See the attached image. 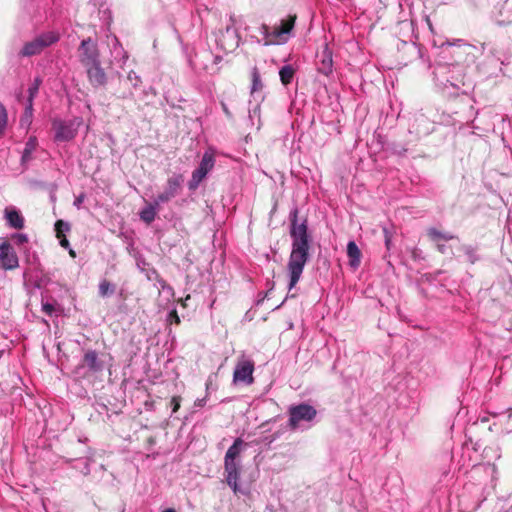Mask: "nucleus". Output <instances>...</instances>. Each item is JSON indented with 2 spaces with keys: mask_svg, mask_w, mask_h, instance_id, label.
Segmentation results:
<instances>
[{
  "mask_svg": "<svg viewBox=\"0 0 512 512\" xmlns=\"http://www.w3.org/2000/svg\"><path fill=\"white\" fill-rule=\"evenodd\" d=\"M42 311L48 315L52 316L55 312L58 311V308L55 304L49 302H42Z\"/></svg>",
  "mask_w": 512,
  "mask_h": 512,
  "instance_id": "28",
  "label": "nucleus"
},
{
  "mask_svg": "<svg viewBox=\"0 0 512 512\" xmlns=\"http://www.w3.org/2000/svg\"><path fill=\"white\" fill-rule=\"evenodd\" d=\"M217 42L225 52H232L239 46L240 36L238 35L237 30L233 28L232 25H229L223 32H221Z\"/></svg>",
  "mask_w": 512,
  "mask_h": 512,
  "instance_id": "13",
  "label": "nucleus"
},
{
  "mask_svg": "<svg viewBox=\"0 0 512 512\" xmlns=\"http://www.w3.org/2000/svg\"><path fill=\"white\" fill-rule=\"evenodd\" d=\"M272 286H274V283L272 284ZM273 289V287H271L269 289V291H267L265 294H259V299L257 300V305H260L269 295V292Z\"/></svg>",
  "mask_w": 512,
  "mask_h": 512,
  "instance_id": "38",
  "label": "nucleus"
},
{
  "mask_svg": "<svg viewBox=\"0 0 512 512\" xmlns=\"http://www.w3.org/2000/svg\"><path fill=\"white\" fill-rule=\"evenodd\" d=\"M222 108H223V111L225 112V114H226L227 116H229V117H230V116H231V113H230V111L228 110V108H227L226 104L222 103Z\"/></svg>",
  "mask_w": 512,
  "mask_h": 512,
  "instance_id": "44",
  "label": "nucleus"
},
{
  "mask_svg": "<svg viewBox=\"0 0 512 512\" xmlns=\"http://www.w3.org/2000/svg\"><path fill=\"white\" fill-rule=\"evenodd\" d=\"M251 80V94L255 95L256 93L261 92L263 90L264 84L261 80V75L257 67H253L251 70Z\"/></svg>",
  "mask_w": 512,
  "mask_h": 512,
  "instance_id": "20",
  "label": "nucleus"
},
{
  "mask_svg": "<svg viewBox=\"0 0 512 512\" xmlns=\"http://www.w3.org/2000/svg\"><path fill=\"white\" fill-rule=\"evenodd\" d=\"M113 48H114V52H121L123 53V62H125L128 58V55L127 53L123 50L119 40L116 38V37H113Z\"/></svg>",
  "mask_w": 512,
  "mask_h": 512,
  "instance_id": "31",
  "label": "nucleus"
},
{
  "mask_svg": "<svg viewBox=\"0 0 512 512\" xmlns=\"http://www.w3.org/2000/svg\"><path fill=\"white\" fill-rule=\"evenodd\" d=\"M298 211L295 209L290 214L292 239L291 253L288 259L287 270L289 275L288 290L291 291L301 278L304 267L310 258L311 238L308 234L307 221L298 223Z\"/></svg>",
  "mask_w": 512,
  "mask_h": 512,
  "instance_id": "1",
  "label": "nucleus"
},
{
  "mask_svg": "<svg viewBox=\"0 0 512 512\" xmlns=\"http://www.w3.org/2000/svg\"><path fill=\"white\" fill-rule=\"evenodd\" d=\"M8 122V115L5 106L0 102V137L4 134Z\"/></svg>",
  "mask_w": 512,
  "mask_h": 512,
  "instance_id": "23",
  "label": "nucleus"
},
{
  "mask_svg": "<svg viewBox=\"0 0 512 512\" xmlns=\"http://www.w3.org/2000/svg\"><path fill=\"white\" fill-rule=\"evenodd\" d=\"M70 230V225L68 222H65L63 220H58L55 223V232L57 238H61L64 236L65 232H68Z\"/></svg>",
  "mask_w": 512,
  "mask_h": 512,
  "instance_id": "24",
  "label": "nucleus"
},
{
  "mask_svg": "<svg viewBox=\"0 0 512 512\" xmlns=\"http://www.w3.org/2000/svg\"><path fill=\"white\" fill-rule=\"evenodd\" d=\"M295 21L296 15H289L287 18L281 19L273 27L262 24L260 26V33L263 36V45L271 46L287 43L293 35Z\"/></svg>",
  "mask_w": 512,
  "mask_h": 512,
  "instance_id": "3",
  "label": "nucleus"
},
{
  "mask_svg": "<svg viewBox=\"0 0 512 512\" xmlns=\"http://www.w3.org/2000/svg\"><path fill=\"white\" fill-rule=\"evenodd\" d=\"M163 512H175V510L172 508H168V509H165Z\"/></svg>",
  "mask_w": 512,
  "mask_h": 512,
  "instance_id": "48",
  "label": "nucleus"
},
{
  "mask_svg": "<svg viewBox=\"0 0 512 512\" xmlns=\"http://www.w3.org/2000/svg\"><path fill=\"white\" fill-rule=\"evenodd\" d=\"M347 256L350 267L357 269L360 266L362 254L354 241H349L347 244Z\"/></svg>",
  "mask_w": 512,
  "mask_h": 512,
  "instance_id": "16",
  "label": "nucleus"
},
{
  "mask_svg": "<svg viewBox=\"0 0 512 512\" xmlns=\"http://www.w3.org/2000/svg\"><path fill=\"white\" fill-rule=\"evenodd\" d=\"M88 80L93 87L104 86L107 83V75L101 66V61L84 67Z\"/></svg>",
  "mask_w": 512,
  "mask_h": 512,
  "instance_id": "14",
  "label": "nucleus"
},
{
  "mask_svg": "<svg viewBox=\"0 0 512 512\" xmlns=\"http://www.w3.org/2000/svg\"><path fill=\"white\" fill-rule=\"evenodd\" d=\"M447 249L448 247L445 244H437V250L440 253L445 254L447 252Z\"/></svg>",
  "mask_w": 512,
  "mask_h": 512,
  "instance_id": "42",
  "label": "nucleus"
},
{
  "mask_svg": "<svg viewBox=\"0 0 512 512\" xmlns=\"http://www.w3.org/2000/svg\"><path fill=\"white\" fill-rule=\"evenodd\" d=\"M333 70L332 54L328 49L323 52L322 60L318 66L319 73L328 76Z\"/></svg>",
  "mask_w": 512,
  "mask_h": 512,
  "instance_id": "18",
  "label": "nucleus"
},
{
  "mask_svg": "<svg viewBox=\"0 0 512 512\" xmlns=\"http://www.w3.org/2000/svg\"><path fill=\"white\" fill-rule=\"evenodd\" d=\"M294 75L295 69L293 68L292 65H284L279 71L281 83L285 86L289 85L292 82Z\"/></svg>",
  "mask_w": 512,
  "mask_h": 512,
  "instance_id": "21",
  "label": "nucleus"
},
{
  "mask_svg": "<svg viewBox=\"0 0 512 512\" xmlns=\"http://www.w3.org/2000/svg\"><path fill=\"white\" fill-rule=\"evenodd\" d=\"M159 206L160 205H156V200L154 199L152 203L148 204L145 208H143L140 211V219L147 224L152 223L156 218L157 209Z\"/></svg>",
  "mask_w": 512,
  "mask_h": 512,
  "instance_id": "17",
  "label": "nucleus"
},
{
  "mask_svg": "<svg viewBox=\"0 0 512 512\" xmlns=\"http://www.w3.org/2000/svg\"><path fill=\"white\" fill-rule=\"evenodd\" d=\"M89 473H90V468H89L88 463L86 462V463H85V470H84V474H85V475H87V474H89Z\"/></svg>",
  "mask_w": 512,
  "mask_h": 512,
  "instance_id": "46",
  "label": "nucleus"
},
{
  "mask_svg": "<svg viewBox=\"0 0 512 512\" xmlns=\"http://www.w3.org/2000/svg\"><path fill=\"white\" fill-rule=\"evenodd\" d=\"M172 404V412L175 413L180 407V399L178 397H173L171 400Z\"/></svg>",
  "mask_w": 512,
  "mask_h": 512,
  "instance_id": "35",
  "label": "nucleus"
},
{
  "mask_svg": "<svg viewBox=\"0 0 512 512\" xmlns=\"http://www.w3.org/2000/svg\"><path fill=\"white\" fill-rule=\"evenodd\" d=\"M85 367L92 373H98L103 370V362L99 359L98 353L95 350L85 352L82 363L75 368L74 374L79 377L85 376L82 372Z\"/></svg>",
  "mask_w": 512,
  "mask_h": 512,
  "instance_id": "11",
  "label": "nucleus"
},
{
  "mask_svg": "<svg viewBox=\"0 0 512 512\" xmlns=\"http://www.w3.org/2000/svg\"><path fill=\"white\" fill-rule=\"evenodd\" d=\"M134 97V93L129 90L127 92H123L122 94L119 95V98L121 99H132Z\"/></svg>",
  "mask_w": 512,
  "mask_h": 512,
  "instance_id": "40",
  "label": "nucleus"
},
{
  "mask_svg": "<svg viewBox=\"0 0 512 512\" xmlns=\"http://www.w3.org/2000/svg\"><path fill=\"white\" fill-rule=\"evenodd\" d=\"M154 274L156 275V282L157 284L163 289L167 290L168 292H172V287L167 284V282L161 278L156 271H154Z\"/></svg>",
  "mask_w": 512,
  "mask_h": 512,
  "instance_id": "32",
  "label": "nucleus"
},
{
  "mask_svg": "<svg viewBox=\"0 0 512 512\" xmlns=\"http://www.w3.org/2000/svg\"><path fill=\"white\" fill-rule=\"evenodd\" d=\"M289 420L288 426L291 430H297L300 428L302 422H311L317 415L316 409L307 404L301 403L298 405H292L288 410Z\"/></svg>",
  "mask_w": 512,
  "mask_h": 512,
  "instance_id": "5",
  "label": "nucleus"
},
{
  "mask_svg": "<svg viewBox=\"0 0 512 512\" xmlns=\"http://www.w3.org/2000/svg\"><path fill=\"white\" fill-rule=\"evenodd\" d=\"M463 250L465 252V255L467 256L468 261L474 264L478 259L476 255V250L471 246H464Z\"/></svg>",
  "mask_w": 512,
  "mask_h": 512,
  "instance_id": "27",
  "label": "nucleus"
},
{
  "mask_svg": "<svg viewBox=\"0 0 512 512\" xmlns=\"http://www.w3.org/2000/svg\"><path fill=\"white\" fill-rule=\"evenodd\" d=\"M84 198H85L84 194H80L78 197H76V199L74 200V203H73L74 206L76 208L80 209L81 205H82V203L84 201Z\"/></svg>",
  "mask_w": 512,
  "mask_h": 512,
  "instance_id": "36",
  "label": "nucleus"
},
{
  "mask_svg": "<svg viewBox=\"0 0 512 512\" xmlns=\"http://www.w3.org/2000/svg\"><path fill=\"white\" fill-rule=\"evenodd\" d=\"M248 444L241 438H236L233 444L228 448L224 457V473L227 485L235 494H246V491L239 486L241 475V453L247 448Z\"/></svg>",
  "mask_w": 512,
  "mask_h": 512,
  "instance_id": "2",
  "label": "nucleus"
},
{
  "mask_svg": "<svg viewBox=\"0 0 512 512\" xmlns=\"http://www.w3.org/2000/svg\"><path fill=\"white\" fill-rule=\"evenodd\" d=\"M427 235L429 236V238L433 241H438V240H445V241H449V240H452L455 237V235L453 234H450V233H443L439 230H437L436 228H429L427 230Z\"/></svg>",
  "mask_w": 512,
  "mask_h": 512,
  "instance_id": "22",
  "label": "nucleus"
},
{
  "mask_svg": "<svg viewBox=\"0 0 512 512\" xmlns=\"http://www.w3.org/2000/svg\"><path fill=\"white\" fill-rule=\"evenodd\" d=\"M37 147V139L36 137H30L25 143V148L21 157V165L26 166L27 163L31 160L32 153Z\"/></svg>",
  "mask_w": 512,
  "mask_h": 512,
  "instance_id": "19",
  "label": "nucleus"
},
{
  "mask_svg": "<svg viewBox=\"0 0 512 512\" xmlns=\"http://www.w3.org/2000/svg\"><path fill=\"white\" fill-rule=\"evenodd\" d=\"M70 254H71L72 256H75V253H74V251H73V250H70Z\"/></svg>",
  "mask_w": 512,
  "mask_h": 512,
  "instance_id": "50",
  "label": "nucleus"
},
{
  "mask_svg": "<svg viewBox=\"0 0 512 512\" xmlns=\"http://www.w3.org/2000/svg\"><path fill=\"white\" fill-rule=\"evenodd\" d=\"M33 100L34 99H30V98L27 99V104H26L25 112H24V117L27 120H29L32 117V113H33Z\"/></svg>",
  "mask_w": 512,
  "mask_h": 512,
  "instance_id": "33",
  "label": "nucleus"
},
{
  "mask_svg": "<svg viewBox=\"0 0 512 512\" xmlns=\"http://www.w3.org/2000/svg\"><path fill=\"white\" fill-rule=\"evenodd\" d=\"M253 372L254 362L252 360H239L233 372V383H243L245 385H251L254 382Z\"/></svg>",
  "mask_w": 512,
  "mask_h": 512,
  "instance_id": "10",
  "label": "nucleus"
},
{
  "mask_svg": "<svg viewBox=\"0 0 512 512\" xmlns=\"http://www.w3.org/2000/svg\"><path fill=\"white\" fill-rule=\"evenodd\" d=\"M114 287L106 280L102 281L99 285V293L101 296H106L113 293Z\"/></svg>",
  "mask_w": 512,
  "mask_h": 512,
  "instance_id": "25",
  "label": "nucleus"
},
{
  "mask_svg": "<svg viewBox=\"0 0 512 512\" xmlns=\"http://www.w3.org/2000/svg\"><path fill=\"white\" fill-rule=\"evenodd\" d=\"M206 401H207V398L204 397V398H200V399H197L195 402H194V406L197 407V408H202L205 406L206 404Z\"/></svg>",
  "mask_w": 512,
  "mask_h": 512,
  "instance_id": "39",
  "label": "nucleus"
},
{
  "mask_svg": "<svg viewBox=\"0 0 512 512\" xmlns=\"http://www.w3.org/2000/svg\"><path fill=\"white\" fill-rule=\"evenodd\" d=\"M59 38L60 36L57 32H44L35 37L32 41L25 43L19 54L23 57L40 54L45 48L58 42Z\"/></svg>",
  "mask_w": 512,
  "mask_h": 512,
  "instance_id": "4",
  "label": "nucleus"
},
{
  "mask_svg": "<svg viewBox=\"0 0 512 512\" xmlns=\"http://www.w3.org/2000/svg\"><path fill=\"white\" fill-rule=\"evenodd\" d=\"M19 266V259L13 247L7 241L0 244V267L14 270Z\"/></svg>",
  "mask_w": 512,
  "mask_h": 512,
  "instance_id": "12",
  "label": "nucleus"
},
{
  "mask_svg": "<svg viewBox=\"0 0 512 512\" xmlns=\"http://www.w3.org/2000/svg\"><path fill=\"white\" fill-rule=\"evenodd\" d=\"M60 241V245L64 248L69 247V241L65 238V236H62L61 238H58Z\"/></svg>",
  "mask_w": 512,
  "mask_h": 512,
  "instance_id": "41",
  "label": "nucleus"
},
{
  "mask_svg": "<svg viewBox=\"0 0 512 512\" xmlns=\"http://www.w3.org/2000/svg\"><path fill=\"white\" fill-rule=\"evenodd\" d=\"M169 319L171 322H174L176 324H179L180 323V318L176 312V310H173L170 314H169Z\"/></svg>",
  "mask_w": 512,
  "mask_h": 512,
  "instance_id": "37",
  "label": "nucleus"
},
{
  "mask_svg": "<svg viewBox=\"0 0 512 512\" xmlns=\"http://www.w3.org/2000/svg\"><path fill=\"white\" fill-rule=\"evenodd\" d=\"M41 85V79L35 78L34 82L31 84V86L28 89L29 96L28 98L34 99L39 91V87Z\"/></svg>",
  "mask_w": 512,
  "mask_h": 512,
  "instance_id": "26",
  "label": "nucleus"
},
{
  "mask_svg": "<svg viewBox=\"0 0 512 512\" xmlns=\"http://www.w3.org/2000/svg\"><path fill=\"white\" fill-rule=\"evenodd\" d=\"M4 218L9 227L13 229L19 230L24 227V217L22 216L20 211L15 207H6L4 210Z\"/></svg>",
  "mask_w": 512,
  "mask_h": 512,
  "instance_id": "15",
  "label": "nucleus"
},
{
  "mask_svg": "<svg viewBox=\"0 0 512 512\" xmlns=\"http://www.w3.org/2000/svg\"><path fill=\"white\" fill-rule=\"evenodd\" d=\"M383 233H384L385 246H386L387 250H390L391 243H392V234L386 227L383 228Z\"/></svg>",
  "mask_w": 512,
  "mask_h": 512,
  "instance_id": "34",
  "label": "nucleus"
},
{
  "mask_svg": "<svg viewBox=\"0 0 512 512\" xmlns=\"http://www.w3.org/2000/svg\"><path fill=\"white\" fill-rule=\"evenodd\" d=\"M488 421V418L487 417H482L481 418V422H487Z\"/></svg>",
  "mask_w": 512,
  "mask_h": 512,
  "instance_id": "49",
  "label": "nucleus"
},
{
  "mask_svg": "<svg viewBox=\"0 0 512 512\" xmlns=\"http://www.w3.org/2000/svg\"><path fill=\"white\" fill-rule=\"evenodd\" d=\"M412 257H413L414 259H418V258L420 257V251H419L418 249H416V248H415V249L412 251Z\"/></svg>",
  "mask_w": 512,
  "mask_h": 512,
  "instance_id": "43",
  "label": "nucleus"
},
{
  "mask_svg": "<svg viewBox=\"0 0 512 512\" xmlns=\"http://www.w3.org/2000/svg\"><path fill=\"white\" fill-rule=\"evenodd\" d=\"M183 182L184 178L181 174H174L169 177L164 191L155 198L156 205L167 203L175 198L180 193Z\"/></svg>",
  "mask_w": 512,
  "mask_h": 512,
  "instance_id": "9",
  "label": "nucleus"
},
{
  "mask_svg": "<svg viewBox=\"0 0 512 512\" xmlns=\"http://www.w3.org/2000/svg\"><path fill=\"white\" fill-rule=\"evenodd\" d=\"M127 79L131 82L134 88H137L141 83V78L136 72L130 71L127 75Z\"/></svg>",
  "mask_w": 512,
  "mask_h": 512,
  "instance_id": "29",
  "label": "nucleus"
},
{
  "mask_svg": "<svg viewBox=\"0 0 512 512\" xmlns=\"http://www.w3.org/2000/svg\"><path fill=\"white\" fill-rule=\"evenodd\" d=\"M215 164V158L213 153L206 151L201 159V162L197 169L192 172L191 179L188 182L189 190H196L202 180L207 176V174L213 169Z\"/></svg>",
  "mask_w": 512,
  "mask_h": 512,
  "instance_id": "7",
  "label": "nucleus"
},
{
  "mask_svg": "<svg viewBox=\"0 0 512 512\" xmlns=\"http://www.w3.org/2000/svg\"><path fill=\"white\" fill-rule=\"evenodd\" d=\"M12 239L17 245H23L28 242V236L24 233H16L12 236Z\"/></svg>",
  "mask_w": 512,
  "mask_h": 512,
  "instance_id": "30",
  "label": "nucleus"
},
{
  "mask_svg": "<svg viewBox=\"0 0 512 512\" xmlns=\"http://www.w3.org/2000/svg\"><path fill=\"white\" fill-rule=\"evenodd\" d=\"M78 57L83 67L100 61V51L97 42L91 37L83 39L78 47Z\"/></svg>",
  "mask_w": 512,
  "mask_h": 512,
  "instance_id": "8",
  "label": "nucleus"
},
{
  "mask_svg": "<svg viewBox=\"0 0 512 512\" xmlns=\"http://www.w3.org/2000/svg\"><path fill=\"white\" fill-rule=\"evenodd\" d=\"M446 82L449 83V85L452 86V87L459 88L458 83H455V82H453L450 79H447Z\"/></svg>",
  "mask_w": 512,
  "mask_h": 512,
  "instance_id": "45",
  "label": "nucleus"
},
{
  "mask_svg": "<svg viewBox=\"0 0 512 512\" xmlns=\"http://www.w3.org/2000/svg\"><path fill=\"white\" fill-rule=\"evenodd\" d=\"M214 61H215V63H218L219 61H221V57L220 56H215Z\"/></svg>",
  "mask_w": 512,
  "mask_h": 512,
  "instance_id": "47",
  "label": "nucleus"
},
{
  "mask_svg": "<svg viewBox=\"0 0 512 512\" xmlns=\"http://www.w3.org/2000/svg\"><path fill=\"white\" fill-rule=\"evenodd\" d=\"M82 124L81 118L71 120L54 119L52 122L55 131L54 139L59 142H68L75 138L78 129Z\"/></svg>",
  "mask_w": 512,
  "mask_h": 512,
  "instance_id": "6",
  "label": "nucleus"
}]
</instances>
